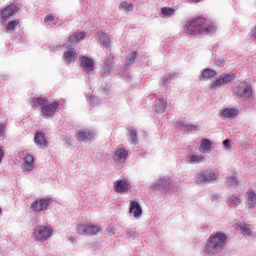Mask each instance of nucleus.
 I'll use <instances>...</instances> for the list:
<instances>
[{"label":"nucleus","instance_id":"nucleus-27","mask_svg":"<svg viewBox=\"0 0 256 256\" xmlns=\"http://www.w3.org/2000/svg\"><path fill=\"white\" fill-rule=\"evenodd\" d=\"M19 20H11L7 24H5V29L8 33H13L15 31V27L19 25Z\"/></svg>","mask_w":256,"mask_h":256},{"label":"nucleus","instance_id":"nucleus-44","mask_svg":"<svg viewBox=\"0 0 256 256\" xmlns=\"http://www.w3.org/2000/svg\"><path fill=\"white\" fill-rule=\"evenodd\" d=\"M3 157H5V151H3V147L0 146V163H2Z\"/></svg>","mask_w":256,"mask_h":256},{"label":"nucleus","instance_id":"nucleus-12","mask_svg":"<svg viewBox=\"0 0 256 256\" xmlns=\"http://www.w3.org/2000/svg\"><path fill=\"white\" fill-rule=\"evenodd\" d=\"M80 67L87 75H93L95 71V60L87 56H80Z\"/></svg>","mask_w":256,"mask_h":256},{"label":"nucleus","instance_id":"nucleus-1","mask_svg":"<svg viewBox=\"0 0 256 256\" xmlns=\"http://www.w3.org/2000/svg\"><path fill=\"white\" fill-rule=\"evenodd\" d=\"M207 20L205 18H196L186 23L185 31L188 35H213L217 33V24L211 23L205 26Z\"/></svg>","mask_w":256,"mask_h":256},{"label":"nucleus","instance_id":"nucleus-28","mask_svg":"<svg viewBox=\"0 0 256 256\" xmlns=\"http://www.w3.org/2000/svg\"><path fill=\"white\" fill-rule=\"evenodd\" d=\"M55 21H57V18L53 14H48L44 18V23L47 27H55Z\"/></svg>","mask_w":256,"mask_h":256},{"label":"nucleus","instance_id":"nucleus-26","mask_svg":"<svg viewBox=\"0 0 256 256\" xmlns=\"http://www.w3.org/2000/svg\"><path fill=\"white\" fill-rule=\"evenodd\" d=\"M211 151V142L209 139H204L200 144L201 153H209Z\"/></svg>","mask_w":256,"mask_h":256},{"label":"nucleus","instance_id":"nucleus-37","mask_svg":"<svg viewBox=\"0 0 256 256\" xmlns=\"http://www.w3.org/2000/svg\"><path fill=\"white\" fill-rule=\"evenodd\" d=\"M161 13H162L163 17H171V15H173V13H175V10L173 8L164 7L161 9Z\"/></svg>","mask_w":256,"mask_h":256},{"label":"nucleus","instance_id":"nucleus-43","mask_svg":"<svg viewBox=\"0 0 256 256\" xmlns=\"http://www.w3.org/2000/svg\"><path fill=\"white\" fill-rule=\"evenodd\" d=\"M0 137H5V125L0 123Z\"/></svg>","mask_w":256,"mask_h":256},{"label":"nucleus","instance_id":"nucleus-4","mask_svg":"<svg viewBox=\"0 0 256 256\" xmlns=\"http://www.w3.org/2000/svg\"><path fill=\"white\" fill-rule=\"evenodd\" d=\"M47 98L43 97H33L30 99V103L32 107H40L42 115L47 117H53L59 108V102H52L47 104Z\"/></svg>","mask_w":256,"mask_h":256},{"label":"nucleus","instance_id":"nucleus-10","mask_svg":"<svg viewBox=\"0 0 256 256\" xmlns=\"http://www.w3.org/2000/svg\"><path fill=\"white\" fill-rule=\"evenodd\" d=\"M49 207H51V198L36 199L31 204V209L34 211V213H42L43 211H49Z\"/></svg>","mask_w":256,"mask_h":256},{"label":"nucleus","instance_id":"nucleus-5","mask_svg":"<svg viewBox=\"0 0 256 256\" xmlns=\"http://www.w3.org/2000/svg\"><path fill=\"white\" fill-rule=\"evenodd\" d=\"M234 97L238 99H249L251 95H253V90L251 89V85L249 83L243 81L238 83L232 90Z\"/></svg>","mask_w":256,"mask_h":256},{"label":"nucleus","instance_id":"nucleus-42","mask_svg":"<svg viewBox=\"0 0 256 256\" xmlns=\"http://www.w3.org/2000/svg\"><path fill=\"white\" fill-rule=\"evenodd\" d=\"M109 73H111V69H107V66H105L102 71L103 77H107V75H109Z\"/></svg>","mask_w":256,"mask_h":256},{"label":"nucleus","instance_id":"nucleus-34","mask_svg":"<svg viewBox=\"0 0 256 256\" xmlns=\"http://www.w3.org/2000/svg\"><path fill=\"white\" fill-rule=\"evenodd\" d=\"M135 59H137V52H131L130 55L127 56L126 67L133 65V63H135Z\"/></svg>","mask_w":256,"mask_h":256},{"label":"nucleus","instance_id":"nucleus-2","mask_svg":"<svg viewBox=\"0 0 256 256\" xmlns=\"http://www.w3.org/2000/svg\"><path fill=\"white\" fill-rule=\"evenodd\" d=\"M227 239L228 236L224 232H216L211 234L206 241L204 253L210 256L219 255V253L225 249Z\"/></svg>","mask_w":256,"mask_h":256},{"label":"nucleus","instance_id":"nucleus-36","mask_svg":"<svg viewBox=\"0 0 256 256\" xmlns=\"http://www.w3.org/2000/svg\"><path fill=\"white\" fill-rule=\"evenodd\" d=\"M227 184L230 187H237L239 185V180L237 179V177L231 176V177L227 178Z\"/></svg>","mask_w":256,"mask_h":256},{"label":"nucleus","instance_id":"nucleus-21","mask_svg":"<svg viewBox=\"0 0 256 256\" xmlns=\"http://www.w3.org/2000/svg\"><path fill=\"white\" fill-rule=\"evenodd\" d=\"M34 142L37 147L40 149H45L47 147V140L45 139V135L41 132H37L34 136Z\"/></svg>","mask_w":256,"mask_h":256},{"label":"nucleus","instance_id":"nucleus-17","mask_svg":"<svg viewBox=\"0 0 256 256\" xmlns=\"http://www.w3.org/2000/svg\"><path fill=\"white\" fill-rule=\"evenodd\" d=\"M129 156V152L125 148H116L114 151L113 159L118 163H124Z\"/></svg>","mask_w":256,"mask_h":256},{"label":"nucleus","instance_id":"nucleus-20","mask_svg":"<svg viewBox=\"0 0 256 256\" xmlns=\"http://www.w3.org/2000/svg\"><path fill=\"white\" fill-rule=\"evenodd\" d=\"M226 203L228 207L232 209H237V207L241 205V196L233 194L227 198Z\"/></svg>","mask_w":256,"mask_h":256},{"label":"nucleus","instance_id":"nucleus-13","mask_svg":"<svg viewBox=\"0 0 256 256\" xmlns=\"http://www.w3.org/2000/svg\"><path fill=\"white\" fill-rule=\"evenodd\" d=\"M95 135V130L81 129L76 132V139L77 141H81L83 143H89V141H91Z\"/></svg>","mask_w":256,"mask_h":256},{"label":"nucleus","instance_id":"nucleus-46","mask_svg":"<svg viewBox=\"0 0 256 256\" xmlns=\"http://www.w3.org/2000/svg\"><path fill=\"white\" fill-rule=\"evenodd\" d=\"M212 201H219V196L217 194H213Z\"/></svg>","mask_w":256,"mask_h":256},{"label":"nucleus","instance_id":"nucleus-30","mask_svg":"<svg viewBox=\"0 0 256 256\" xmlns=\"http://www.w3.org/2000/svg\"><path fill=\"white\" fill-rule=\"evenodd\" d=\"M101 232V227L97 225L88 224L87 235H97Z\"/></svg>","mask_w":256,"mask_h":256},{"label":"nucleus","instance_id":"nucleus-22","mask_svg":"<svg viewBox=\"0 0 256 256\" xmlns=\"http://www.w3.org/2000/svg\"><path fill=\"white\" fill-rule=\"evenodd\" d=\"M237 115H239V110L235 108H225L221 112V117L224 119H233L234 117H237Z\"/></svg>","mask_w":256,"mask_h":256},{"label":"nucleus","instance_id":"nucleus-14","mask_svg":"<svg viewBox=\"0 0 256 256\" xmlns=\"http://www.w3.org/2000/svg\"><path fill=\"white\" fill-rule=\"evenodd\" d=\"M131 187L127 180H117L113 183V189L115 193H127Z\"/></svg>","mask_w":256,"mask_h":256},{"label":"nucleus","instance_id":"nucleus-41","mask_svg":"<svg viewBox=\"0 0 256 256\" xmlns=\"http://www.w3.org/2000/svg\"><path fill=\"white\" fill-rule=\"evenodd\" d=\"M222 143H223V147H225V149H230V147H231V140L226 139Z\"/></svg>","mask_w":256,"mask_h":256},{"label":"nucleus","instance_id":"nucleus-16","mask_svg":"<svg viewBox=\"0 0 256 256\" xmlns=\"http://www.w3.org/2000/svg\"><path fill=\"white\" fill-rule=\"evenodd\" d=\"M33 169H35V157L31 154H26L24 156L23 171L30 173Z\"/></svg>","mask_w":256,"mask_h":256},{"label":"nucleus","instance_id":"nucleus-39","mask_svg":"<svg viewBox=\"0 0 256 256\" xmlns=\"http://www.w3.org/2000/svg\"><path fill=\"white\" fill-rule=\"evenodd\" d=\"M91 105H101V100L97 96H90Z\"/></svg>","mask_w":256,"mask_h":256},{"label":"nucleus","instance_id":"nucleus-35","mask_svg":"<svg viewBox=\"0 0 256 256\" xmlns=\"http://www.w3.org/2000/svg\"><path fill=\"white\" fill-rule=\"evenodd\" d=\"M240 231H242L243 235H251V226L247 224L240 223Z\"/></svg>","mask_w":256,"mask_h":256},{"label":"nucleus","instance_id":"nucleus-29","mask_svg":"<svg viewBox=\"0 0 256 256\" xmlns=\"http://www.w3.org/2000/svg\"><path fill=\"white\" fill-rule=\"evenodd\" d=\"M119 9L120 11H125V13H129L130 11H133V4L123 1L120 3Z\"/></svg>","mask_w":256,"mask_h":256},{"label":"nucleus","instance_id":"nucleus-11","mask_svg":"<svg viewBox=\"0 0 256 256\" xmlns=\"http://www.w3.org/2000/svg\"><path fill=\"white\" fill-rule=\"evenodd\" d=\"M235 79V74H221L218 78H216L215 81H213L210 84V89H218V87H223L224 85H229V83H231V81H233Z\"/></svg>","mask_w":256,"mask_h":256},{"label":"nucleus","instance_id":"nucleus-24","mask_svg":"<svg viewBox=\"0 0 256 256\" xmlns=\"http://www.w3.org/2000/svg\"><path fill=\"white\" fill-rule=\"evenodd\" d=\"M177 129H183L184 131H197V125L189 124L184 121L176 123Z\"/></svg>","mask_w":256,"mask_h":256},{"label":"nucleus","instance_id":"nucleus-9","mask_svg":"<svg viewBox=\"0 0 256 256\" xmlns=\"http://www.w3.org/2000/svg\"><path fill=\"white\" fill-rule=\"evenodd\" d=\"M35 241H47V239H51L53 235V227L51 226H39L35 229L34 233Z\"/></svg>","mask_w":256,"mask_h":256},{"label":"nucleus","instance_id":"nucleus-40","mask_svg":"<svg viewBox=\"0 0 256 256\" xmlns=\"http://www.w3.org/2000/svg\"><path fill=\"white\" fill-rule=\"evenodd\" d=\"M169 79H175V74H168L167 77L162 78L163 85H167V83H169Z\"/></svg>","mask_w":256,"mask_h":256},{"label":"nucleus","instance_id":"nucleus-19","mask_svg":"<svg viewBox=\"0 0 256 256\" xmlns=\"http://www.w3.org/2000/svg\"><path fill=\"white\" fill-rule=\"evenodd\" d=\"M129 213H133L135 219H139V217L143 215V209L141 208V205H139V202H130Z\"/></svg>","mask_w":256,"mask_h":256},{"label":"nucleus","instance_id":"nucleus-7","mask_svg":"<svg viewBox=\"0 0 256 256\" xmlns=\"http://www.w3.org/2000/svg\"><path fill=\"white\" fill-rule=\"evenodd\" d=\"M21 5L19 3H11L0 10V20L2 23H7L10 17L19 13Z\"/></svg>","mask_w":256,"mask_h":256},{"label":"nucleus","instance_id":"nucleus-45","mask_svg":"<svg viewBox=\"0 0 256 256\" xmlns=\"http://www.w3.org/2000/svg\"><path fill=\"white\" fill-rule=\"evenodd\" d=\"M127 235H129L130 237H132V239H135V230L127 231Z\"/></svg>","mask_w":256,"mask_h":256},{"label":"nucleus","instance_id":"nucleus-6","mask_svg":"<svg viewBox=\"0 0 256 256\" xmlns=\"http://www.w3.org/2000/svg\"><path fill=\"white\" fill-rule=\"evenodd\" d=\"M172 186L173 180L169 176H161L152 183L153 191H162V193H167Z\"/></svg>","mask_w":256,"mask_h":256},{"label":"nucleus","instance_id":"nucleus-32","mask_svg":"<svg viewBox=\"0 0 256 256\" xmlns=\"http://www.w3.org/2000/svg\"><path fill=\"white\" fill-rule=\"evenodd\" d=\"M128 141L132 144V145H137V130H130L129 131V135H128Z\"/></svg>","mask_w":256,"mask_h":256},{"label":"nucleus","instance_id":"nucleus-31","mask_svg":"<svg viewBox=\"0 0 256 256\" xmlns=\"http://www.w3.org/2000/svg\"><path fill=\"white\" fill-rule=\"evenodd\" d=\"M99 42L104 46V47H109L110 39L109 36L105 33H100L99 34Z\"/></svg>","mask_w":256,"mask_h":256},{"label":"nucleus","instance_id":"nucleus-48","mask_svg":"<svg viewBox=\"0 0 256 256\" xmlns=\"http://www.w3.org/2000/svg\"><path fill=\"white\" fill-rule=\"evenodd\" d=\"M1 213H3V210L0 208V215H1Z\"/></svg>","mask_w":256,"mask_h":256},{"label":"nucleus","instance_id":"nucleus-3","mask_svg":"<svg viewBox=\"0 0 256 256\" xmlns=\"http://www.w3.org/2000/svg\"><path fill=\"white\" fill-rule=\"evenodd\" d=\"M85 39L84 32H75L68 39V42L65 44L66 50L63 53V59L67 65L71 63H75V59L77 58V50L73 48L75 43H79V41Z\"/></svg>","mask_w":256,"mask_h":256},{"label":"nucleus","instance_id":"nucleus-25","mask_svg":"<svg viewBox=\"0 0 256 256\" xmlns=\"http://www.w3.org/2000/svg\"><path fill=\"white\" fill-rule=\"evenodd\" d=\"M217 75V71L214 69L206 68L202 71L200 79H213Z\"/></svg>","mask_w":256,"mask_h":256},{"label":"nucleus","instance_id":"nucleus-23","mask_svg":"<svg viewBox=\"0 0 256 256\" xmlns=\"http://www.w3.org/2000/svg\"><path fill=\"white\" fill-rule=\"evenodd\" d=\"M165 109H167V102H165V99L159 98L154 105V111L156 113H165Z\"/></svg>","mask_w":256,"mask_h":256},{"label":"nucleus","instance_id":"nucleus-33","mask_svg":"<svg viewBox=\"0 0 256 256\" xmlns=\"http://www.w3.org/2000/svg\"><path fill=\"white\" fill-rule=\"evenodd\" d=\"M88 224H77L76 231L78 235H87Z\"/></svg>","mask_w":256,"mask_h":256},{"label":"nucleus","instance_id":"nucleus-38","mask_svg":"<svg viewBox=\"0 0 256 256\" xmlns=\"http://www.w3.org/2000/svg\"><path fill=\"white\" fill-rule=\"evenodd\" d=\"M107 69H113V55H109L105 61Z\"/></svg>","mask_w":256,"mask_h":256},{"label":"nucleus","instance_id":"nucleus-15","mask_svg":"<svg viewBox=\"0 0 256 256\" xmlns=\"http://www.w3.org/2000/svg\"><path fill=\"white\" fill-rule=\"evenodd\" d=\"M246 209L251 211V209L256 208V192L249 189L246 192V201H245Z\"/></svg>","mask_w":256,"mask_h":256},{"label":"nucleus","instance_id":"nucleus-18","mask_svg":"<svg viewBox=\"0 0 256 256\" xmlns=\"http://www.w3.org/2000/svg\"><path fill=\"white\" fill-rule=\"evenodd\" d=\"M207 159L203 155L191 154L186 157V163L188 165H198L199 163H205Z\"/></svg>","mask_w":256,"mask_h":256},{"label":"nucleus","instance_id":"nucleus-8","mask_svg":"<svg viewBox=\"0 0 256 256\" xmlns=\"http://www.w3.org/2000/svg\"><path fill=\"white\" fill-rule=\"evenodd\" d=\"M217 178H218L217 173L204 170V171L198 172L195 175L194 181L196 185H205L207 183H213V181H217Z\"/></svg>","mask_w":256,"mask_h":256},{"label":"nucleus","instance_id":"nucleus-47","mask_svg":"<svg viewBox=\"0 0 256 256\" xmlns=\"http://www.w3.org/2000/svg\"><path fill=\"white\" fill-rule=\"evenodd\" d=\"M71 243H75V239L71 238L70 239Z\"/></svg>","mask_w":256,"mask_h":256}]
</instances>
